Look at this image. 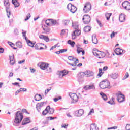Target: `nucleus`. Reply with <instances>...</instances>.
I'll return each mask as SVG.
<instances>
[{
	"instance_id": "1",
	"label": "nucleus",
	"mask_w": 130,
	"mask_h": 130,
	"mask_svg": "<svg viewBox=\"0 0 130 130\" xmlns=\"http://www.w3.org/2000/svg\"><path fill=\"white\" fill-rule=\"evenodd\" d=\"M24 116L21 111H17L15 114V118L14 120V123H13V125L17 126L18 124H20L21 123V121L23 120Z\"/></svg>"
},
{
	"instance_id": "2",
	"label": "nucleus",
	"mask_w": 130,
	"mask_h": 130,
	"mask_svg": "<svg viewBox=\"0 0 130 130\" xmlns=\"http://www.w3.org/2000/svg\"><path fill=\"white\" fill-rule=\"evenodd\" d=\"M110 85V83L107 80H103L99 84V87L101 89H106L107 88H109V85Z\"/></svg>"
},
{
	"instance_id": "3",
	"label": "nucleus",
	"mask_w": 130,
	"mask_h": 130,
	"mask_svg": "<svg viewBox=\"0 0 130 130\" xmlns=\"http://www.w3.org/2000/svg\"><path fill=\"white\" fill-rule=\"evenodd\" d=\"M92 9V5H91V3L87 2L86 3L83 9V13H89L90 11Z\"/></svg>"
},
{
	"instance_id": "4",
	"label": "nucleus",
	"mask_w": 130,
	"mask_h": 130,
	"mask_svg": "<svg viewBox=\"0 0 130 130\" xmlns=\"http://www.w3.org/2000/svg\"><path fill=\"white\" fill-rule=\"evenodd\" d=\"M67 9L69 10V11H70L72 14H75L76 12H77V10H78V8L77 7L75 6L74 5L69 3L67 5Z\"/></svg>"
},
{
	"instance_id": "5",
	"label": "nucleus",
	"mask_w": 130,
	"mask_h": 130,
	"mask_svg": "<svg viewBox=\"0 0 130 130\" xmlns=\"http://www.w3.org/2000/svg\"><path fill=\"white\" fill-rule=\"evenodd\" d=\"M116 96L118 102L121 103V102H123V101H124L125 98L124 97V95H123L121 92H119L116 93Z\"/></svg>"
},
{
	"instance_id": "6",
	"label": "nucleus",
	"mask_w": 130,
	"mask_h": 130,
	"mask_svg": "<svg viewBox=\"0 0 130 130\" xmlns=\"http://www.w3.org/2000/svg\"><path fill=\"white\" fill-rule=\"evenodd\" d=\"M4 6H5L6 8V13L8 16V18H10V16H11V11H10V9L9 6V0H4Z\"/></svg>"
},
{
	"instance_id": "7",
	"label": "nucleus",
	"mask_w": 130,
	"mask_h": 130,
	"mask_svg": "<svg viewBox=\"0 0 130 130\" xmlns=\"http://www.w3.org/2000/svg\"><path fill=\"white\" fill-rule=\"evenodd\" d=\"M69 96L72 100V103H76V102H78L79 97L76 93H69Z\"/></svg>"
},
{
	"instance_id": "8",
	"label": "nucleus",
	"mask_w": 130,
	"mask_h": 130,
	"mask_svg": "<svg viewBox=\"0 0 130 130\" xmlns=\"http://www.w3.org/2000/svg\"><path fill=\"white\" fill-rule=\"evenodd\" d=\"M84 77H85V73L84 72H80L77 75V80L79 83L84 82Z\"/></svg>"
},
{
	"instance_id": "9",
	"label": "nucleus",
	"mask_w": 130,
	"mask_h": 130,
	"mask_svg": "<svg viewBox=\"0 0 130 130\" xmlns=\"http://www.w3.org/2000/svg\"><path fill=\"white\" fill-rule=\"evenodd\" d=\"M84 24H88L91 21V17L89 15H84L82 18Z\"/></svg>"
},
{
	"instance_id": "10",
	"label": "nucleus",
	"mask_w": 130,
	"mask_h": 130,
	"mask_svg": "<svg viewBox=\"0 0 130 130\" xmlns=\"http://www.w3.org/2000/svg\"><path fill=\"white\" fill-rule=\"evenodd\" d=\"M68 59L70 60V61H74V63H69V62H67V63L69 65V66H72V67H76L77 66V62H76V59L73 56H69L68 57Z\"/></svg>"
},
{
	"instance_id": "11",
	"label": "nucleus",
	"mask_w": 130,
	"mask_h": 130,
	"mask_svg": "<svg viewBox=\"0 0 130 130\" xmlns=\"http://www.w3.org/2000/svg\"><path fill=\"white\" fill-rule=\"evenodd\" d=\"M44 105H46V102L38 103L36 105V109L38 110V112H40V110H41V107H43Z\"/></svg>"
},
{
	"instance_id": "12",
	"label": "nucleus",
	"mask_w": 130,
	"mask_h": 130,
	"mask_svg": "<svg viewBox=\"0 0 130 130\" xmlns=\"http://www.w3.org/2000/svg\"><path fill=\"white\" fill-rule=\"evenodd\" d=\"M69 74V71L63 70L62 71H58L57 72V75H58L59 78H62L64 77L66 75H68Z\"/></svg>"
},
{
	"instance_id": "13",
	"label": "nucleus",
	"mask_w": 130,
	"mask_h": 130,
	"mask_svg": "<svg viewBox=\"0 0 130 130\" xmlns=\"http://www.w3.org/2000/svg\"><path fill=\"white\" fill-rule=\"evenodd\" d=\"M79 35H81V30L79 29H76L72 34V39H76L77 36H79Z\"/></svg>"
},
{
	"instance_id": "14",
	"label": "nucleus",
	"mask_w": 130,
	"mask_h": 130,
	"mask_svg": "<svg viewBox=\"0 0 130 130\" xmlns=\"http://www.w3.org/2000/svg\"><path fill=\"white\" fill-rule=\"evenodd\" d=\"M38 66H39L40 69L41 70H46L47 68H49V64L45 62H41L38 63Z\"/></svg>"
},
{
	"instance_id": "15",
	"label": "nucleus",
	"mask_w": 130,
	"mask_h": 130,
	"mask_svg": "<svg viewBox=\"0 0 130 130\" xmlns=\"http://www.w3.org/2000/svg\"><path fill=\"white\" fill-rule=\"evenodd\" d=\"M42 46H44V44L37 43L35 45V48L37 50H41L44 49V48L42 47Z\"/></svg>"
},
{
	"instance_id": "16",
	"label": "nucleus",
	"mask_w": 130,
	"mask_h": 130,
	"mask_svg": "<svg viewBox=\"0 0 130 130\" xmlns=\"http://www.w3.org/2000/svg\"><path fill=\"white\" fill-rule=\"evenodd\" d=\"M39 38L40 39H42V40H45L46 42H48L49 41V38L46 36H44L43 35H40L39 36Z\"/></svg>"
},
{
	"instance_id": "17",
	"label": "nucleus",
	"mask_w": 130,
	"mask_h": 130,
	"mask_svg": "<svg viewBox=\"0 0 130 130\" xmlns=\"http://www.w3.org/2000/svg\"><path fill=\"white\" fill-rule=\"evenodd\" d=\"M92 89H95V85L94 84L92 85H88L84 87V90H91Z\"/></svg>"
},
{
	"instance_id": "18",
	"label": "nucleus",
	"mask_w": 130,
	"mask_h": 130,
	"mask_svg": "<svg viewBox=\"0 0 130 130\" xmlns=\"http://www.w3.org/2000/svg\"><path fill=\"white\" fill-rule=\"evenodd\" d=\"M119 21H120L121 23L124 22L125 21V15L121 14L119 17Z\"/></svg>"
},
{
	"instance_id": "19",
	"label": "nucleus",
	"mask_w": 130,
	"mask_h": 130,
	"mask_svg": "<svg viewBox=\"0 0 130 130\" xmlns=\"http://www.w3.org/2000/svg\"><path fill=\"white\" fill-rule=\"evenodd\" d=\"M115 52L117 55H121V54H122L123 53V51L120 48H116L115 50Z\"/></svg>"
},
{
	"instance_id": "20",
	"label": "nucleus",
	"mask_w": 130,
	"mask_h": 130,
	"mask_svg": "<svg viewBox=\"0 0 130 130\" xmlns=\"http://www.w3.org/2000/svg\"><path fill=\"white\" fill-rule=\"evenodd\" d=\"M42 28L43 30H44V33L45 34H48V33H49V32L50 31V28H49V27H48V26L44 25L42 26Z\"/></svg>"
},
{
	"instance_id": "21",
	"label": "nucleus",
	"mask_w": 130,
	"mask_h": 130,
	"mask_svg": "<svg viewBox=\"0 0 130 130\" xmlns=\"http://www.w3.org/2000/svg\"><path fill=\"white\" fill-rule=\"evenodd\" d=\"M110 77L112 79H114V80H115L118 78V73H112L110 74Z\"/></svg>"
},
{
	"instance_id": "22",
	"label": "nucleus",
	"mask_w": 130,
	"mask_h": 130,
	"mask_svg": "<svg viewBox=\"0 0 130 130\" xmlns=\"http://www.w3.org/2000/svg\"><path fill=\"white\" fill-rule=\"evenodd\" d=\"M47 109H48V112L49 114H53L54 113V109L51 108L50 106L47 107Z\"/></svg>"
},
{
	"instance_id": "23",
	"label": "nucleus",
	"mask_w": 130,
	"mask_h": 130,
	"mask_svg": "<svg viewBox=\"0 0 130 130\" xmlns=\"http://www.w3.org/2000/svg\"><path fill=\"white\" fill-rule=\"evenodd\" d=\"M90 127V130H99V128L97 127V125L95 123L91 124Z\"/></svg>"
},
{
	"instance_id": "24",
	"label": "nucleus",
	"mask_w": 130,
	"mask_h": 130,
	"mask_svg": "<svg viewBox=\"0 0 130 130\" xmlns=\"http://www.w3.org/2000/svg\"><path fill=\"white\" fill-rule=\"evenodd\" d=\"M12 3L14 5L15 8H18L20 6V3L18 2V0H12Z\"/></svg>"
},
{
	"instance_id": "25",
	"label": "nucleus",
	"mask_w": 130,
	"mask_h": 130,
	"mask_svg": "<svg viewBox=\"0 0 130 130\" xmlns=\"http://www.w3.org/2000/svg\"><path fill=\"white\" fill-rule=\"evenodd\" d=\"M92 41L94 44H98V39L96 38V35H94V36H92Z\"/></svg>"
},
{
	"instance_id": "26",
	"label": "nucleus",
	"mask_w": 130,
	"mask_h": 130,
	"mask_svg": "<svg viewBox=\"0 0 130 130\" xmlns=\"http://www.w3.org/2000/svg\"><path fill=\"white\" fill-rule=\"evenodd\" d=\"M28 123H30V119L29 118H26L22 123V125H26V124H28Z\"/></svg>"
},
{
	"instance_id": "27",
	"label": "nucleus",
	"mask_w": 130,
	"mask_h": 130,
	"mask_svg": "<svg viewBox=\"0 0 130 130\" xmlns=\"http://www.w3.org/2000/svg\"><path fill=\"white\" fill-rule=\"evenodd\" d=\"M83 114H84V110L81 109H79L78 110L77 116L78 117L82 116V115H83Z\"/></svg>"
},
{
	"instance_id": "28",
	"label": "nucleus",
	"mask_w": 130,
	"mask_h": 130,
	"mask_svg": "<svg viewBox=\"0 0 130 130\" xmlns=\"http://www.w3.org/2000/svg\"><path fill=\"white\" fill-rule=\"evenodd\" d=\"M41 99H42V98L41 97V95L37 94L35 95V100L36 101H40Z\"/></svg>"
},
{
	"instance_id": "29",
	"label": "nucleus",
	"mask_w": 130,
	"mask_h": 130,
	"mask_svg": "<svg viewBox=\"0 0 130 130\" xmlns=\"http://www.w3.org/2000/svg\"><path fill=\"white\" fill-rule=\"evenodd\" d=\"M9 58L10 64H11L12 66H13V64H15V60H14V55H13L12 56H10Z\"/></svg>"
},
{
	"instance_id": "30",
	"label": "nucleus",
	"mask_w": 130,
	"mask_h": 130,
	"mask_svg": "<svg viewBox=\"0 0 130 130\" xmlns=\"http://www.w3.org/2000/svg\"><path fill=\"white\" fill-rule=\"evenodd\" d=\"M106 55V54L103 52H100V53L99 54V57L98 58L101 59L103 58V57H105Z\"/></svg>"
},
{
	"instance_id": "31",
	"label": "nucleus",
	"mask_w": 130,
	"mask_h": 130,
	"mask_svg": "<svg viewBox=\"0 0 130 130\" xmlns=\"http://www.w3.org/2000/svg\"><path fill=\"white\" fill-rule=\"evenodd\" d=\"M97 51L98 52H99V51H98L97 49H94L92 51V53L93 55H94V56H97V57H99V53H97Z\"/></svg>"
},
{
	"instance_id": "32",
	"label": "nucleus",
	"mask_w": 130,
	"mask_h": 130,
	"mask_svg": "<svg viewBox=\"0 0 130 130\" xmlns=\"http://www.w3.org/2000/svg\"><path fill=\"white\" fill-rule=\"evenodd\" d=\"M129 3V2L128 1H124V2L122 3V6L123 8H124L125 10H126Z\"/></svg>"
},
{
	"instance_id": "33",
	"label": "nucleus",
	"mask_w": 130,
	"mask_h": 130,
	"mask_svg": "<svg viewBox=\"0 0 130 130\" xmlns=\"http://www.w3.org/2000/svg\"><path fill=\"white\" fill-rule=\"evenodd\" d=\"M84 31L85 32H90V31H91V27H90L89 26H85L84 28Z\"/></svg>"
},
{
	"instance_id": "34",
	"label": "nucleus",
	"mask_w": 130,
	"mask_h": 130,
	"mask_svg": "<svg viewBox=\"0 0 130 130\" xmlns=\"http://www.w3.org/2000/svg\"><path fill=\"white\" fill-rule=\"evenodd\" d=\"M100 95L101 96H102V98H103V100H104L105 101H106V100H107V96L106 95V94L104 93L101 92Z\"/></svg>"
},
{
	"instance_id": "35",
	"label": "nucleus",
	"mask_w": 130,
	"mask_h": 130,
	"mask_svg": "<svg viewBox=\"0 0 130 130\" xmlns=\"http://www.w3.org/2000/svg\"><path fill=\"white\" fill-rule=\"evenodd\" d=\"M67 43L68 44H70L72 47H74L75 46V44H76V43L74 41H72L71 40H68Z\"/></svg>"
},
{
	"instance_id": "36",
	"label": "nucleus",
	"mask_w": 130,
	"mask_h": 130,
	"mask_svg": "<svg viewBox=\"0 0 130 130\" xmlns=\"http://www.w3.org/2000/svg\"><path fill=\"white\" fill-rule=\"evenodd\" d=\"M112 15V13H107L105 14V17L107 21H109V19H110V17H111Z\"/></svg>"
},
{
	"instance_id": "37",
	"label": "nucleus",
	"mask_w": 130,
	"mask_h": 130,
	"mask_svg": "<svg viewBox=\"0 0 130 130\" xmlns=\"http://www.w3.org/2000/svg\"><path fill=\"white\" fill-rule=\"evenodd\" d=\"M108 103L111 104V105H114V104H115V103H114V98L112 97L111 99L108 102Z\"/></svg>"
},
{
	"instance_id": "38",
	"label": "nucleus",
	"mask_w": 130,
	"mask_h": 130,
	"mask_svg": "<svg viewBox=\"0 0 130 130\" xmlns=\"http://www.w3.org/2000/svg\"><path fill=\"white\" fill-rule=\"evenodd\" d=\"M102 75H103V72H102V69L100 68L99 69V73L98 74V78H100V77H101Z\"/></svg>"
},
{
	"instance_id": "39",
	"label": "nucleus",
	"mask_w": 130,
	"mask_h": 130,
	"mask_svg": "<svg viewBox=\"0 0 130 130\" xmlns=\"http://www.w3.org/2000/svg\"><path fill=\"white\" fill-rule=\"evenodd\" d=\"M27 43L28 46H30V47H33L35 44L33 42L30 40H29Z\"/></svg>"
},
{
	"instance_id": "40",
	"label": "nucleus",
	"mask_w": 130,
	"mask_h": 130,
	"mask_svg": "<svg viewBox=\"0 0 130 130\" xmlns=\"http://www.w3.org/2000/svg\"><path fill=\"white\" fill-rule=\"evenodd\" d=\"M80 52L82 53V55H84L85 54V51L83 50L82 48H79L77 49V53L78 54H80Z\"/></svg>"
},
{
	"instance_id": "41",
	"label": "nucleus",
	"mask_w": 130,
	"mask_h": 130,
	"mask_svg": "<svg viewBox=\"0 0 130 130\" xmlns=\"http://www.w3.org/2000/svg\"><path fill=\"white\" fill-rule=\"evenodd\" d=\"M50 22L52 24V26H55L57 24V21L53 19H50Z\"/></svg>"
},
{
	"instance_id": "42",
	"label": "nucleus",
	"mask_w": 130,
	"mask_h": 130,
	"mask_svg": "<svg viewBox=\"0 0 130 130\" xmlns=\"http://www.w3.org/2000/svg\"><path fill=\"white\" fill-rule=\"evenodd\" d=\"M16 45L19 48H22V47H23V45H22V43L21 42H16Z\"/></svg>"
},
{
	"instance_id": "43",
	"label": "nucleus",
	"mask_w": 130,
	"mask_h": 130,
	"mask_svg": "<svg viewBox=\"0 0 130 130\" xmlns=\"http://www.w3.org/2000/svg\"><path fill=\"white\" fill-rule=\"evenodd\" d=\"M72 27L75 29V30H77L79 28V25H78L77 23H72Z\"/></svg>"
},
{
	"instance_id": "44",
	"label": "nucleus",
	"mask_w": 130,
	"mask_h": 130,
	"mask_svg": "<svg viewBox=\"0 0 130 130\" xmlns=\"http://www.w3.org/2000/svg\"><path fill=\"white\" fill-rule=\"evenodd\" d=\"M87 75L88 77H91L92 76H94V72H91L90 71L87 72Z\"/></svg>"
},
{
	"instance_id": "45",
	"label": "nucleus",
	"mask_w": 130,
	"mask_h": 130,
	"mask_svg": "<svg viewBox=\"0 0 130 130\" xmlns=\"http://www.w3.org/2000/svg\"><path fill=\"white\" fill-rule=\"evenodd\" d=\"M45 24H46L47 26H51V24H50V19L46 20L45 21Z\"/></svg>"
},
{
	"instance_id": "46",
	"label": "nucleus",
	"mask_w": 130,
	"mask_h": 130,
	"mask_svg": "<svg viewBox=\"0 0 130 130\" xmlns=\"http://www.w3.org/2000/svg\"><path fill=\"white\" fill-rule=\"evenodd\" d=\"M47 113H48V110L47 109V107H46V109L43 111L42 114L43 115H46Z\"/></svg>"
},
{
	"instance_id": "47",
	"label": "nucleus",
	"mask_w": 130,
	"mask_h": 130,
	"mask_svg": "<svg viewBox=\"0 0 130 130\" xmlns=\"http://www.w3.org/2000/svg\"><path fill=\"white\" fill-rule=\"evenodd\" d=\"M26 31H25V32L24 31V32H22V34H23V36H24L26 42L27 43L28 41L29 40H28V38H27V37H26Z\"/></svg>"
},
{
	"instance_id": "48",
	"label": "nucleus",
	"mask_w": 130,
	"mask_h": 130,
	"mask_svg": "<svg viewBox=\"0 0 130 130\" xmlns=\"http://www.w3.org/2000/svg\"><path fill=\"white\" fill-rule=\"evenodd\" d=\"M60 99H61V96H59L58 98H55L54 99H53V100H54V102H57V101H58V100H60Z\"/></svg>"
},
{
	"instance_id": "49",
	"label": "nucleus",
	"mask_w": 130,
	"mask_h": 130,
	"mask_svg": "<svg viewBox=\"0 0 130 130\" xmlns=\"http://www.w3.org/2000/svg\"><path fill=\"white\" fill-rule=\"evenodd\" d=\"M51 90V87H49V89H47L45 90V95H47L48 92Z\"/></svg>"
},
{
	"instance_id": "50",
	"label": "nucleus",
	"mask_w": 130,
	"mask_h": 130,
	"mask_svg": "<svg viewBox=\"0 0 130 130\" xmlns=\"http://www.w3.org/2000/svg\"><path fill=\"white\" fill-rule=\"evenodd\" d=\"M117 128H118V127L116 126H114L113 127H109L107 128L108 130L109 129H117Z\"/></svg>"
},
{
	"instance_id": "51",
	"label": "nucleus",
	"mask_w": 130,
	"mask_h": 130,
	"mask_svg": "<svg viewBox=\"0 0 130 130\" xmlns=\"http://www.w3.org/2000/svg\"><path fill=\"white\" fill-rule=\"evenodd\" d=\"M128 77H129V74H128V73H126L124 78H123V80H125V79H127V78H128Z\"/></svg>"
},
{
	"instance_id": "52",
	"label": "nucleus",
	"mask_w": 130,
	"mask_h": 130,
	"mask_svg": "<svg viewBox=\"0 0 130 130\" xmlns=\"http://www.w3.org/2000/svg\"><path fill=\"white\" fill-rule=\"evenodd\" d=\"M30 18H31V15L30 14V13H29L27 15H26V18L24 19V20L28 21V20H29Z\"/></svg>"
},
{
	"instance_id": "53",
	"label": "nucleus",
	"mask_w": 130,
	"mask_h": 130,
	"mask_svg": "<svg viewBox=\"0 0 130 130\" xmlns=\"http://www.w3.org/2000/svg\"><path fill=\"white\" fill-rule=\"evenodd\" d=\"M56 117H47V119H49V120H53V119H56Z\"/></svg>"
},
{
	"instance_id": "54",
	"label": "nucleus",
	"mask_w": 130,
	"mask_h": 130,
	"mask_svg": "<svg viewBox=\"0 0 130 130\" xmlns=\"http://www.w3.org/2000/svg\"><path fill=\"white\" fill-rule=\"evenodd\" d=\"M94 112L95 111H94V109H91L88 115H92V113H94Z\"/></svg>"
},
{
	"instance_id": "55",
	"label": "nucleus",
	"mask_w": 130,
	"mask_h": 130,
	"mask_svg": "<svg viewBox=\"0 0 130 130\" xmlns=\"http://www.w3.org/2000/svg\"><path fill=\"white\" fill-rule=\"evenodd\" d=\"M46 72L47 73H51V72L52 71V70H51V68H47V69H46Z\"/></svg>"
},
{
	"instance_id": "56",
	"label": "nucleus",
	"mask_w": 130,
	"mask_h": 130,
	"mask_svg": "<svg viewBox=\"0 0 130 130\" xmlns=\"http://www.w3.org/2000/svg\"><path fill=\"white\" fill-rule=\"evenodd\" d=\"M14 32L15 35H18V34H19V30L17 28L14 29Z\"/></svg>"
},
{
	"instance_id": "57",
	"label": "nucleus",
	"mask_w": 130,
	"mask_h": 130,
	"mask_svg": "<svg viewBox=\"0 0 130 130\" xmlns=\"http://www.w3.org/2000/svg\"><path fill=\"white\" fill-rule=\"evenodd\" d=\"M60 51L61 53H63L64 52H66V51H68V50L67 49H63L60 50Z\"/></svg>"
},
{
	"instance_id": "58",
	"label": "nucleus",
	"mask_w": 130,
	"mask_h": 130,
	"mask_svg": "<svg viewBox=\"0 0 130 130\" xmlns=\"http://www.w3.org/2000/svg\"><path fill=\"white\" fill-rule=\"evenodd\" d=\"M19 90H20V92H27L26 88H20Z\"/></svg>"
},
{
	"instance_id": "59",
	"label": "nucleus",
	"mask_w": 130,
	"mask_h": 130,
	"mask_svg": "<svg viewBox=\"0 0 130 130\" xmlns=\"http://www.w3.org/2000/svg\"><path fill=\"white\" fill-rule=\"evenodd\" d=\"M30 70L31 73H35V72H36V70H35V69L31 68V67L30 68Z\"/></svg>"
},
{
	"instance_id": "60",
	"label": "nucleus",
	"mask_w": 130,
	"mask_h": 130,
	"mask_svg": "<svg viewBox=\"0 0 130 130\" xmlns=\"http://www.w3.org/2000/svg\"><path fill=\"white\" fill-rule=\"evenodd\" d=\"M66 33V30L64 29L61 30L60 35L62 36V35H64V34Z\"/></svg>"
},
{
	"instance_id": "61",
	"label": "nucleus",
	"mask_w": 130,
	"mask_h": 130,
	"mask_svg": "<svg viewBox=\"0 0 130 130\" xmlns=\"http://www.w3.org/2000/svg\"><path fill=\"white\" fill-rule=\"evenodd\" d=\"M63 24L65 26H67V25H69V21L64 20V22H63Z\"/></svg>"
},
{
	"instance_id": "62",
	"label": "nucleus",
	"mask_w": 130,
	"mask_h": 130,
	"mask_svg": "<svg viewBox=\"0 0 130 130\" xmlns=\"http://www.w3.org/2000/svg\"><path fill=\"white\" fill-rule=\"evenodd\" d=\"M125 128L126 130H130V125L128 124H127L126 125Z\"/></svg>"
},
{
	"instance_id": "63",
	"label": "nucleus",
	"mask_w": 130,
	"mask_h": 130,
	"mask_svg": "<svg viewBox=\"0 0 130 130\" xmlns=\"http://www.w3.org/2000/svg\"><path fill=\"white\" fill-rule=\"evenodd\" d=\"M8 44H9L11 47H13V46H15V45L11 42H8Z\"/></svg>"
},
{
	"instance_id": "64",
	"label": "nucleus",
	"mask_w": 130,
	"mask_h": 130,
	"mask_svg": "<svg viewBox=\"0 0 130 130\" xmlns=\"http://www.w3.org/2000/svg\"><path fill=\"white\" fill-rule=\"evenodd\" d=\"M126 10H127L128 11H130V3L129 2V4H128V5L127 6Z\"/></svg>"
}]
</instances>
